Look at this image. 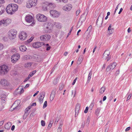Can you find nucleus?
I'll use <instances>...</instances> for the list:
<instances>
[{
  "label": "nucleus",
  "mask_w": 132,
  "mask_h": 132,
  "mask_svg": "<svg viewBox=\"0 0 132 132\" xmlns=\"http://www.w3.org/2000/svg\"><path fill=\"white\" fill-rule=\"evenodd\" d=\"M30 77H29V76H28V77H27L24 80V82H25L27 81L29 79H30Z\"/></svg>",
  "instance_id": "58"
},
{
  "label": "nucleus",
  "mask_w": 132,
  "mask_h": 132,
  "mask_svg": "<svg viewBox=\"0 0 132 132\" xmlns=\"http://www.w3.org/2000/svg\"><path fill=\"white\" fill-rule=\"evenodd\" d=\"M6 11L8 14H12L14 13L13 10L10 4L7 6L6 9Z\"/></svg>",
  "instance_id": "13"
},
{
  "label": "nucleus",
  "mask_w": 132,
  "mask_h": 132,
  "mask_svg": "<svg viewBox=\"0 0 132 132\" xmlns=\"http://www.w3.org/2000/svg\"><path fill=\"white\" fill-rule=\"evenodd\" d=\"M103 17V15L100 14L98 16L97 21L96 24L98 27H100L102 23Z\"/></svg>",
  "instance_id": "7"
},
{
  "label": "nucleus",
  "mask_w": 132,
  "mask_h": 132,
  "mask_svg": "<svg viewBox=\"0 0 132 132\" xmlns=\"http://www.w3.org/2000/svg\"><path fill=\"white\" fill-rule=\"evenodd\" d=\"M32 58L34 61L37 62H40L43 60V59L40 56L36 55L32 56Z\"/></svg>",
  "instance_id": "17"
},
{
  "label": "nucleus",
  "mask_w": 132,
  "mask_h": 132,
  "mask_svg": "<svg viewBox=\"0 0 132 132\" xmlns=\"http://www.w3.org/2000/svg\"><path fill=\"white\" fill-rule=\"evenodd\" d=\"M48 4L47 3H44L43 4L42 9L44 11H45L47 10V7L48 6Z\"/></svg>",
  "instance_id": "22"
},
{
  "label": "nucleus",
  "mask_w": 132,
  "mask_h": 132,
  "mask_svg": "<svg viewBox=\"0 0 132 132\" xmlns=\"http://www.w3.org/2000/svg\"><path fill=\"white\" fill-rule=\"evenodd\" d=\"M58 81V78H56L54 80V82H53V84L54 85H55L57 84Z\"/></svg>",
  "instance_id": "43"
},
{
  "label": "nucleus",
  "mask_w": 132,
  "mask_h": 132,
  "mask_svg": "<svg viewBox=\"0 0 132 132\" xmlns=\"http://www.w3.org/2000/svg\"><path fill=\"white\" fill-rule=\"evenodd\" d=\"M132 96V94H131L130 93V94L128 95V97L127 101L129 100L131 98V96Z\"/></svg>",
  "instance_id": "52"
},
{
  "label": "nucleus",
  "mask_w": 132,
  "mask_h": 132,
  "mask_svg": "<svg viewBox=\"0 0 132 132\" xmlns=\"http://www.w3.org/2000/svg\"><path fill=\"white\" fill-rule=\"evenodd\" d=\"M5 2L4 0H0V4H2Z\"/></svg>",
  "instance_id": "64"
},
{
  "label": "nucleus",
  "mask_w": 132,
  "mask_h": 132,
  "mask_svg": "<svg viewBox=\"0 0 132 132\" xmlns=\"http://www.w3.org/2000/svg\"><path fill=\"white\" fill-rule=\"evenodd\" d=\"M46 29L50 30L52 27V24L51 23H48L46 26H45Z\"/></svg>",
  "instance_id": "25"
},
{
  "label": "nucleus",
  "mask_w": 132,
  "mask_h": 132,
  "mask_svg": "<svg viewBox=\"0 0 132 132\" xmlns=\"http://www.w3.org/2000/svg\"><path fill=\"white\" fill-rule=\"evenodd\" d=\"M23 59L24 60L32 59V56H30L28 55H24L23 56Z\"/></svg>",
  "instance_id": "26"
},
{
  "label": "nucleus",
  "mask_w": 132,
  "mask_h": 132,
  "mask_svg": "<svg viewBox=\"0 0 132 132\" xmlns=\"http://www.w3.org/2000/svg\"><path fill=\"white\" fill-rule=\"evenodd\" d=\"M44 47L46 48V50H50L51 48V47L49 46V44H48L44 45Z\"/></svg>",
  "instance_id": "36"
},
{
  "label": "nucleus",
  "mask_w": 132,
  "mask_h": 132,
  "mask_svg": "<svg viewBox=\"0 0 132 132\" xmlns=\"http://www.w3.org/2000/svg\"><path fill=\"white\" fill-rule=\"evenodd\" d=\"M31 65V62L25 64V67H30Z\"/></svg>",
  "instance_id": "35"
},
{
  "label": "nucleus",
  "mask_w": 132,
  "mask_h": 132,
  "mask_svg": "<svg viewBox=\"0 0 132 132\" xmlns=\"http://www.w3.org/2000/svg\"><path fill=\"white\" fill-rule=\"evenodd\" d=\"M101 110V108H98L95 111V114L96 115H97L99 114Z\"/></svg>",
  "instance_id": "38"
},
{
  "label": "nucleus",
  "mask_w": 132,
  "mask_h": 132,
  "mask_svg": "<svg viewBox=\"0 0 132 132\" xmlns=\"http://www.w3.org/2000/svg\"><path fill=\"white\" fill-rule=\"evenodd\" d=\"M61 126L60 125L59 127H58L57 130L58 132H61Z\"/></svg>",
  "instance_id": "48"
},
{
  "label": "nucleus",
  "mask_w": 132,
  "mask_h": 132,
  "mask_svg": "<svg viewBox=\"0 0 132 132\" xmlns=\"http://www.w3.org/2000/svg\"><path fill=\"white\" fill-rule=\"evenodd\" d=\"M27 36V34L26 32L22 31L20 33L19 37L20 39L23 40L26 39Z\"/></svg>",
  "instance_id": "10"
},
{
  "label": "nucleus",
  "mask_w": 132,
  "mask_h": 132,
  "mask_svg": "<svg viewBox=\"0 0 132 132\" xmlns=\"http://www.w3.org/2000/svg\"><path fill=\"white\" fill-rule=\"evenodd\" d=\"M111 24H110L108 28V30L109 31L110 34H111L113 33L112 31L113 30V29L111 28Z\"/></svg>",
  "instance_id": "32"
},
{
  "label": "nucleus",
  "mask_w": 132,
  "mask_h": 132,
  "mask_svg": "<svg viewBox=\"0 0 132 132\" xmlns=\"http://www.w3.org/2000/svg\"><path fill=\"white\" fill-rule=\"evenodd\" d=\"M86 18V16L84 15H81L80 18L79 19V20L82 23L85 20Z\"/></svg>",
  "instance_id": "30"
},
{
  "label": "nucleus",
  "mask_w": 132,
  "mask_h": 132,
  "mask_svg": "<svg viewBox=\"0 0 132 132\" xmlns=\"http://www.w3.org/2000/svg\"><path fill=\"white\" fill-rule=\"evenodd\" d=\"M77 77H76L75 78V79L74 80L73 82L72 83V85H73L75 84L76 81L77 79Z\"/></svg>",
  "instance_id": "56"
},
{
  "label": "nucleus",
  "mask_w": 132,
  "mask_h": 132,
  "mask_svg": "<svg viewBox=\"0 0 132 132\" xmlns=\"http://www.w3.org/2000/svg\"><path fill=\"white\" fill-rule=\"evenodd\" d=\"M105 87H103L100 89L99 93L100 94H103L105 90Z\"/></svg>",
  "instance_id": "31"
},
{
  "label": "nucleus",
  "mask_w": 132,
  "mask_h": 132,
  "mask_svg": "<svg viewBox=\"0 0 132 132\" xmlns=\"http://www.w3.org/2000/svg\"><path fill=\"white\" fill-rule=\"evenodd\" d=\"M25 19L26 21L30 23L32 22V25H34L35 23V22L34 21V18L32 16L29 15H27L25 17Z\"/></svg>",
  "instance_id": "8"
},
{
  "label": "nucleus",
  "mask_w": 132,
  "mask_h": 132,
  "mask_svg": "<svg viewBox=\"0 0 132 132\" xmlns=\"http://www.w3.org/2000/svg\"><path fill=\"white\" fill-rule=\"evenodd\" d=\"M4 10L3 7L0 6V15L2 14L4 12Z\"/></svg>",
  "instance_id": "40"
},
{
  "label": "nucleus",
  "mask_w": 132,
  "mask_h": 132,
  "mask_svg": "<svg viewBox=\"0 0 132 132\" xmlns=\"http://www.w3.org/2000/svg\"><path fill=\"white\" fill-rule=\"evenodd\" d=\"M92 26H90L88 28L86 31H92L91 29H92Z\"/></svg>",
  "instance_id": "49"
},
{
  "label": "nucleus",
  "mask_w": 132,
  "mask_h": 132,
  "mask_svg": "<svg viewBox=\"0 0 132 132\" xmlns=\"http://www.w3.org/2000/svg\"><path fill=\"white\" fill-rule=\"evenodd\" d=\"M9 83L5 79H2L0 80V85L4 86H8Z\"/></svg>",
  "instance_id": "15"
},
{
  "label": "nucleus",
  "mask_w": 132,
  "mask_h": 132,
  "mask_svg": "<svg viewBox=\"0 0 132 132\" xmlns=\"http://www.w3.org/2000/svg\"><path fill=\"white\" fill-rule=\"evenodd\" d=\"M82 23L79 20L78 23L77 27H79L81 26L82 25Z\"/></svg>",
  "instance_id": "44"
},
{
  "label": "nucleus",
  "mask_w": 132,
  "mask_h": 132,
  "mask_svg": "<svg viewBox=\"0 0 132 132\" xmlns=\"http://www.w3.org/2000/svg\"><path fill=\"white\" fill-rule=\"evenodd\" d=\"M28 114L29 113H25L24 114L23 116V119H26L27 118V117Z\"/></svg>",
  "instance_id": "42"
},
{
  "label": "nucleus",
  "mask_w": 132,
  "mask_h": 132,
  "mask_svg": "<svg viewBox=\"0 0 132 132\" xmlns=\"http://www.w3.org/2000/svg\"><path fill=\"white\" fill-rule=\"evenodd\" d=\"M10 5L14 11V13L16 11H17L18 8V5L16 4H11Z\"/></svg>",
  "instance_id": "20"
},
{
  "label": "nucleus",
  "mask_w": 132,
  "mask_h": 132,
  "mask_svg": "<svg viewBox=\"0 0 132 132\" xmlns=\"http://www.w3.org/2000/svg\"><path fill=\"white\" fill-rule=\"evenodd\" d=\"M11 22V20L9 19L2 20L0 21V26L3 24L4 26L6 27L8 26Z\"/></svg>",
  "instance_id": "5"
},
{
  "label": "nucleus",
  "mask_w": 132,
  "mask_h": 132,
  "mask_svg": "<svg viewBox=\"0 0 132 132\" xmlns=\"http://www.w3.org/2000/svg\"><path fill=\"white\" fill-rule=\"evenodd\" d=\"M92 31H88L86 32V39H88L90 37L92 34Z\"/></svg>",
  "instance_id": "28"
},
{
  "label": "nucleus",
  "mask_w": 132,
  "mask_h": 132,
  "mask_svg": "<svg viewBox=\"0 0 132 132\" xmlns=\"http://www.w3.org/2000/svg\"><path fill=\"white\" fill-rule=\"evenodd\" d=\"M50 122V123L48 125V129L49 128V129H50L52 126V122Z\"/></svg>",
  "instance_id": "53"
},
{
  "label": "nucleus",
  "mask_w": 132,
  "mask_h": 132,
  "mask_svg": "<svg viewBox=\"0 0 132 132\" xmlns=\"http://www.w3.org/2000/svg\"><path fill=\"white\" fill-rule=\"evenodd\" d=\"M11 126V123L10 122H8L5 125V128L9 130L10 129Z\"/></svg>",
  "instance_id": "23"
},
{
  "label": "nucleus",
  "mask_w": 132,
  "mask_h": 132,
  "mask_svg": "<svg viewBox=\"0 0 132 132\" xmlns=\"http://www.w3.org/2000/svg\"><path fill=\"white\" fill-rule=\"evenodd\" d=\"M19 50H27V47L25 45H22L20 46L19 47Z\"/></svg>",
  "instance_id": "33"
},
{
  "label": "nucleus",
  "mask_w": 132,
  "mask_h": 132,
  "mask_svg": "<svg viewBox=\"0 0 132 132\" xmlns=\"http://www.w3.org/2000/svg\"><path fill=\"white\" fill-rule=\"evenodd\" d=\"M44 43L43 42H37L34 43L32 45L33 47L35 48H39L43 45H44Z\"/></svg>",
  "instance_id": "12"
},
{
  "label": "nucleus",
  "mask_w": 132,
  "mask_h": 132,
  "mask_svg": "<svg viewBox=\"0 0 132 132\" xmlns=\"http://www.w3.org/2000/svg\"><path fill=\"white\" fill-rule=\"evenodd\" d=\"M20 57V55L18 53H16L13 55L11 59L12 62L15 63L19 59Z\"/></svg>",
  "instance_id": "6"
},
{
  "label": "nucleus",
  "mask_w": 132,
  "mask_h": 132,
  "mask_svg": "<svg viewBox=\"0 0 132 132\" xmlns=\"http://www.w3.org/2000/svg\"><path fill=\"white\" fill-rule=\"evenodd\" d=\"M9 71L8 66L4 64L0 66V74L3 75L6 74Z\"/></svg>",
  "instance_id": "3"
},
{
  "label": "nucleus",
  "mask_w": 132,
  "mask_h": 132,
  "mask_svg": "<svg viewBox=\"0 0 132 132\" xmlns=\"http://www.w3.org/2000/svg\"><path fill=\"white\" fill-rule=\"evenodd\" d=\"M47 101H46L44 103V104L43 107V109L45 108L47 106Z\"/></svg>",
  "instance_id": "45"
},
{
  "label": "nucleus",
  "mask_w": 132,
  "mask_h": 132,
  "mask_svg": "<svg viewBox=\"0 0 132 132\" xmlns=\"http://www.w3.org/2000/svg\"><path fill=\"white\" fill-rule=\"evenodd\" d=\"M85 125V122H82V125H81V127L82 128H84V127Z\"/></svg>",
  "instance_id": "60"
},
{
  "label": "nucleus",
  "mask_w": 132,
  "mask_h": 132,
  "mask_svg": "<svg viewBox=\"0 0 132 132\" xmlns=\"http://www.w3.org/2000/svg\"><path fill=\"white\" fill-rule=\"evenodd\" d=\"M17 31L14 29L10 30L8 32V36L10 40H13L16 38Z\"/></svg>",
  "instance_id": "1"
},
{
  "label": "nucleus",
  "mask_w": 132,
  "mask_h": 132,
  "mask_svg": "<svg viewBox=\"0 0 132 132\" xmlns=\"http://www.w3.org/2000/svg\"><path fill=\"white\" fill-rule=\"evenodd\" d=\"M45 122L44 121L42 120L41 121V124L42 126H44L45 125Z\"/></svg>",
  "instance_id": "46"
},
{
  "label": "nucleus",
  "mask_w": 132,
  "mask_h": 132,
  "mask_svg": "<svg viewBox=\"0 0 132 132\" xmlns=\"http://www.w3.org/2000/svg\"><path fill=\"white\" fill-rule=\"evenodd\" d=\"M82 56H80L79 57L78 61H79L80 62H81L82 61Z\"/></svg>",
  "instance_id": "47"
},
{
  "label": "nucleus",
  "mask_w": 132,
  "mask_h": 132,
  "mask_svg": "<svg viewBox=\"0 0 132 132\" xmlns=\"http://www.w3.org/2000/svg\"><path fill=\"white\" fill-rule=\"evenodd\" d=\"M36 72V70H34L31 72L28 75L29 77H30V78Z\"/></svg>",
  "instance_id": "37"
},
{
  "label": "nucleus",
  "mask_w": 132,
  "mask_h": 132,
  "mask_svg": "<svg viewBox=\"0 0 132 132\" xmlns=\"http://www.w3.org/2000/svg\"><path fill=\"white\" fill-rule=\"evenodd\" d=\"M1 103H5V99L4 98H2L1 101Z\"/></svg>",
  "instance_id": "51"
},
{
  "label": "nucleus",
  "mask_w": 132,
  "mask_h": 132,
  "mask_svg": "<svg viewBox=\"0 0 132 132\" xmlns=\"http://www.w3.org/2000/svg\"><path fill=\"white\" fill-rule=\"evenodd\" d=\"M88 109V106H87L86 107V109L85 110L84 112L85 113H86L87 112Z\"/></svg>",
  "instance_id": "54"
},
{
  "label": "nucleus",
  "mask_w": 132,
  "mask_h": 132,
  "mask_svg": "<svg viewBox=\"0 0 132 132\" xmlns=\"http://www.w3.org/2000/svg\"><path fill=\"white\" fill-rule=\"evenodd\" d=\"M119 4L118 5L116 6V9H115V11H114V14L116 13V10L118 9V6H119Z\"/></svg>",
  "instance_id": "62"
},
{
  "label": "nucleus",
  "mask_w": 132,
  "mask_h": 132,
  "mask_svg": "<svg viewBox=\"0 0 132 132\" xmlns=\"http://www.w3.org/2000/svg\"><path fill=\"white\" fill-rule=\"evenodd\" d=\"M110 54V52L109 51V50H106L103 54V56L104 57H105L106 58L108 57L107 59V61H108L110 59V57H108Z\"/></svg>",
  "instance_id": "19"
},
{
  "label": "nucleus",
  "mask_w": 132,
  "mask_h": 132,
  "mask_svg": "<svg viewBox=\"0 0 132 132\" xmlns=\"http://www.w3.org/2000/svg\"><path fill=\"white\" fill-rule=\"evenodd\" d=\"M14 1L16 3L21 4L23 2V0H14Z\"/></svg>",
  "instance_id": "39"
},
{
  "label": "nucleus",
  "mask_w": 132,
  "mask_h": 132,
  "mask_svg": "<svg viewBox=\"0 0 132 132\" xmlns=\"http://www.w3.org/2000/svg\"><path fill=\"white\" fill-rule=\"evenodd\" d=\"M130 129V127H127L126 128V129H125V131H127L128 130H129Z\"/></svg>",
  "instance_id": "61"
},
{
  "label": "nucleus",
  "mask_w": 132,
  "mask_h": 132,
  "mask_svg": "<svg viewBox=\"0 0 132 132\" xmlns=\"http://www.w3.org/2000/svg\"><path fill=\"white\" fill-rule=\"evenodd\" d=\"M80 107V104L78 103H77L76 105V107L75 109V117H77L78 116V113L79 112V110Z\"/></svg>",
  "instance_id": "21"
},
{
  "label": "nucleus",
  "mask_w": 132,
  "mask_h": 132,
  "mask_svg": "<svg viewBox=\"0 0 132 132\" xmlns=\"http://www.w3.org/2000/svg\"><path fill=\"white\" fill-rule=\"evenodd\" d=\"M3 46L2 44L0 43V50H2L3 49Z\"/></svg>",
  "instance_id": "63"
},
{
  "label": "nucleus",
  "mask_w": 132,
  "mask_h": 132,
  "mask_svg": "<svg viewBox=\"0 0 132 132\" xmlns=\"http://www.w3.org/2000/svg\"><path fill=\"white\" fill-rule=\"evenodd\" d=\"M91 77H88V80H87L86 82L88 84L90 80L91 79Z\"/></svg>",
  "instance_id": "57"
},
{
  "label": "nucleus",
  "mask_w": 132,
  "mask_h": 132,
  "mask_svg": "<svg viewBox=\"0 0 132 132\" xmlns=\"http://www.w3.org/2000/svg\"><path fill=\"white\" fill-rule=\"evenodd\" d=\"M45 93L44 92H42L40 95V96L38 98L39 102L40 104L43 102V99L45 97Z\"/></svg>",
  "instance_id": "16"
},
{
  "label": "nucleus",
  "mask_w": 132,
  "mask_h": 132,
  "mask_svg": "<svg viewBox=\"0 0 132 132\" xmlns=\"http://www.w3.org/2000/svg\"><path fill=\"white\" fill-rule=\"evenodd\" d=\"M33 37H31L29 39L27 40V42L28 43H30L31 42L33 39Z\"/></svg>",
  "instance_id": "50"
},
{
  "label": "nucleus",
  "mask_w": 132,
  "mask_h": 132,
  "mask_svg": "<svg viewBox=\"0 0 132 132\" xmlns=\"http://www.w3.org/2000/svg\"><path fill=\"white\" fill-rule=\"evenodd\" d=\"M117 65V64L115 62L111 63L108 65L106 68V70L108 71L110 70H112Z\"/></svg>",
  "instance_id": "14"
},
{
  "label": "nucleus",
  "mask_w": 132,
  "mask_h": 132,
  "mask_svg": "<svg viewBox=\"0 0 132 132\" xmlns=\"http://www.w3.org/2000/svg\"><path fill=\"white\" fill-rule=\"evenodd\" d=\"M31 106H29L27 108L24 110V113H28V111L31 109Z\"/></svg>",
  "instance_id": "41"
},
{
  "label": "nucleus",
  "mask_w": 132,
  "mask_h": 132,
  "mask_svg": "<svg viewBox=\"0 0 132 132\" xmlns=\"http://www.w3.org/2000/svg\"><path fill=\"white\" fill-rule=\"evenodd\" d=\"M36 18L37 20L40 22H45L47 20V19L46 16L41 14H37Z\"/></svg>",
  "instance_id": "4"
},
{
  "label": "nucleus",
  "mask_w": 132,
  "mask_h": 132,
  "mask_svg": "<svg viewBox=\"0 0 132 132\" xmlns=\"http://www.w3.org/2000/svg\"><path fill=\"white\" fill-rule=\"evenodd\" d=\"M20 101L19 100H18L17 101H15L14 104H13V106L16 105V106L15 108H13V109L14 110L16 107H17L20 104Z\"/></svg>",
  "instance_id": "29"
},
{
  "label": "nucleus",
  "mask_w": 132,
  "mask_h": 132,
  "mask_svg": "<svg viewBox=\"0 0 132 132\" xmlns=\"http://www.w3.org/2000/svg\"><path fill=\"white\" fill-rule=\"evenodd\" d=\"M50 36L49 35H45L41 36L40 37V39L42 41H46L50 40Z\"/></svg>",
  "instance_id": "11"
},
{
  "label": "nucleus",
  "mask_w": 132,
  "mask_h": 132,
  "mask_svg": "<svg viewBox=\"0 0 132 132\" xmlns=\"http://www.w3.org/2000/svg\"><path fill=\"white\" fill-rule=\"evenodd\" d=\"M91 116L89 115L87 117L86 120V123L88 125V126L90 122V119L91 118Z\"/></svg>",
  "instance_id": "34"
},
{
  "label": "nucleus",
  "mask_w": 132,
  "mask_h": 132,
  "mask_svg": "<svg viewBox=\"0 0 132 132\" xmlns=\"http://www.w3.org/2000/svg\"><path fill=\"white\" fill-rule=\"evenodd\" d=\"M50 12L51 16L54 18H57L60 15L59 12L55 10H51Z\"/></svg>",
  "instance_id": "9"
},
{
  "label": "nucleus",
  "mask_w": 132,
  "mask_h": 132,
  "mask_svg": "<svg viewBox=\"0 0 132 132\" xmlns=\"http://www.w3.org/2000/svg\"><path fill=\"white\" fill-rule=\"evenodd\" d=\"M80 12V11L79 10H77L76 12V14L77 16H78L79 13Z\"/></svg>",
  "instance_id": "55"
},
{
  "label": "nucleus",
  "mask_w": 132,
  "mask_h": 132,
  "mask_svg": "<svg viewBox=\"0 0 132 132\" xmlns=\"http://www.w3.org/2000/svg\"><path fill=\"white\" fill-rule=\"evenodd\" d=\"M55 93V91H52L50 96V101H52L54 98Z\"/></svg>",
  "instance_id": "24"
},
{
  "label": "nucleus",
  "mask_w": 132,
  "mask_h": 132,
  "mask_svg": "<svg viewBox=\"0 0 132 132\" xmlns=\"http://www.w3.org/2000/svg\"><path fill=\"white\" fill-rule=\"evenodd\" d=\"M38 0H29L27 2L26 6L30 8L36 6L37 4Z\"/></svg>",
  "instance_id": "2"
},
{
  "label": "nucleus",
  "mask_w": 132,
  "mask_h": 132,
  "mask_svg": "<svg viewBox=\"0 0 132 132\" xmlns=\"http://www.w3.org/2000/svg\"><path fill=\"white\" fill-rule=\"evenodd\" d=\"M54 25L56 28H58L60 29L61 28V24L59 22H55L54 23Z\"/></svg>",
  "instance_id": "27"
},
{
  "label": "nucleus",
  "mask_w": 132,
  "mask_h": 132,
  "mask_svg": "<svg viewBox=\"0 0 132 132\" xmlns=\"http://www.w3.org/2000/svg\"><path fill=\"white\" fill-rule=\"evenodd\" d=\"M24 92V90L23 88H22L21 89L20 91V92H19V94H22Z\"/></svg>",
  "instance_id": "59"
},
{
  "label": "nucleus",
  "mask_w": 132,
  "mask_h": 132,
  "mask_svg": "<svg viewBox=\"0 0 132 132\" xmlns=\"http://www.w3.org/2000/svg\"><path fill=\"white\" fill-rule=\"evenodd\" d=\"M72 7V6L71 5L69 4L64 6L63 7V9L65 11H69L71 9Z\"/></svg>",
  "instance_id": "18"
}]
</instances>
